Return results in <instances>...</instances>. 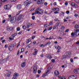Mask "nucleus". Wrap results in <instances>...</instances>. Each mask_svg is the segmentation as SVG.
Listing matches in <instances>:
<instances>
[{
    "label": "nucleus",
    "mask_w": 79,
    "mask_h": 79,
    "mask_svg": "<svg viewBox=\"0 0 79 79\" xmlns=\"http://www.w3.org/2000/svg\"><path fill=\"white\" fill-rule=\"evenodd\" d=\"M40 7H39L37 8L36 9V11L37 12V14L39 15H41L44 13V10L42 9H40Z\"/></svg>",
    "instance_id": "nucleus-1"
},
{
    "label": "nucleus",
    "mask_w": 79,
    "mask_h": 79,
    "mask_svg": "<svg viewBox=\"0 0 79 79\" xmlns=\"http://www.w3.org/2000/svg\"><path fill=\"white\" fill-rule=\"evenodd\" d=\"M28 1H26L24 3V5L25 6H28V5L31 4V3H32L34 2V1L32 0H31L30 1L28 2Z\"/></svg>",
    "instance_id": "nucleus-2"
},
{
    "label": "nucleus",
    "mask_w": 79,
    "mask_h": 79,
    "mask_svg": "<svg viewBox=\"0 0 79 79\" xmlns=\"http://www.w3.org/2000/svg\"><path fill=\"white\" fill-rule=\"evenodd\" d=\"M52 69V68H51V67H49L47 69V71L46 72L43 74V75L42 76V77H45V76H46L47 75V73H48V72H49L50 71V70Z\"/></svg>",
    "instance_id": "nucleus-3"
},
{
    "label": "nucleus",
    "mask_w": 79,
    "mask_h": 79,
    "mask_svg": "<svg viewBox=\"0 0 79 79\" xmlns=\"http://www.w3.org/2000/svg\"><path fill=\"white\" fill-rule=\"evenodd\" d=\"M16 21V17L14 16L13 17H11L10 19V21L11 23H15Z\"/></svg>",
    "instance_id": "nucleus-4"
},
{
    "label": "nucleus",
    "mask_w": 79,
    "mask_h": 79,
    "mask_svg": "<svg viewBox=\"0 0 79 79\" xmlns=\"http://www.w3.org/2000/svg\"><path fill=\"white\" fill-rule=\"evenodd\" d=\"M77 77L75 75H72L68 77V79H76Z\"/></svg>",
    "instance_id": "nucleus-5"
},
{
    "label": "nucleus",
    "mask_w": 79,
    "mask_h": 79,
    "mask_svg": "<svg viewBox=\"0 0 79 79\" xmlns=\"http://www.w3.org/2000/svg\"><path fill=\"white\" fill-rule=\"evenodd\" d=\"M4 7L5 10H8L11 8V6L9 5H7L4 6Z\"/></svg>",
    "instance_id": "nucleus-6"
},
{
    "label": "nucleus",
    "mask_w": 79,
    "mask_h": 79,
    "mask_svg": "<svg viewBox=\"0 0 79 79\" xmlns=\"http://www.w3.org/2000/svg\"><path fill=\"white\" fill-rule=\"evenodd\" d=\"M13 48H14V47L12 45H10V46H9L8 47V49L9 50V51H11L13 50Z\"/></svg>",
    "instance_id": "nucleus-7"
},
{
    "label": "nucleus",
    "mask_w": 79,
    "mask_h": 79,
    "mask_svg": "<svg viewBox=\"0 0 79 79\" xmlns=\"http://www.w3.org/2000/svg\"><path fill=\"white\" fill-rule=\"evenodd\" d=\"M37 66H35L33 68V73L35 74L37 73Z\"/></svg>",
    "instance_id": "nucleus-8"
},
{
    "label": "nucleus",
    "mask_w": 79,
    "mask_h": 79,
    "mask_svg": "<svg viewBox=\"0 0 79 79\" xmlns=\"http://www.w3.org/2000/svg\"><path fill=\"white\" fill-rule=\"evenodd\" d=\"M69 52H66L62 56V57H63V58H67V56H69Z\"/></svg>",
    "instance_id": "nucleus-9"
},
{
    "label": "nucleus",
    "mask_w": 79,
    "mask_h": 79,
    "mask_svg": "<svg viewBox=\"0 0 79 79\" xmlns=\"http://www.w3.org/2000/svg\"><path fill=\"white\" fill-rule=\"evenodd\" d=\"M73 72L75 74H79V69H75L74 70Z\"/></svg>",
    "instance_id": "nucleus-10"
},
{
    "label": "nucleus",
    "mask_w": 79,
    "mask_h": 79,
    "mask_svg": "<svg viewBox=\"0 0 79 79\" xmlns=\"http://www.w3.org/2000/svg\"><path fill=\"white\" fill-rule=\"evenodd\" d=\"M15 34H14L12 35L11 36V37L9 38V39L11 40H14V37H15L16 36V35H15Z\"/></svg>",
    "instance_id": "nucleus-11"
},
{
    "label": "nucleus",
    "mask_w": 79,
    "mask_h": 79,
    "mask_svg": "<svg viewBox=\"0 0 79 79\" xmlns=\"http://www.w3.org/2000/svg\"><path fill=\"white\" fill-rule=\"evenodd\" d=\"M34 50L35 51V52L33 53V55H36L37 54L38 50H37V49H35Z\"/></svg>",
    "instance_id": "nucleus-12"
},
{
    "label": "nucleus",
    "mask_w": 79,
    "mask_h": 79,
    "mask_svg": "<svg viewBox=\"0 0 79 79\" xmlns=\"http://www.w3.org/2000/svg\"><path fill=\"white\" fill-rule=\"evenodd\" d=\"M44 2V1H43V0H40L37 2V4L38 5H39V4H43Z\"/></svg>",
    "instance_id": "nucleus-13"
},
{
    "label": "nucleus",
    "mask_w": 79,
    "mask_h": 79,
    "mask_svg": "<svg viewBox=\"0 0 79 79\" xmlns=\"http://www.w3.org/2000/svg\"><path fill=\"white\" fill-rule=\"evenodd\" d=\"M22 18H23V15H20L17 18V20L18 21H20V20Z\"/></svg>",
    "instance_id": "nucleus-14"
},
{
    "label": "nucleus",
    "mask_w": 79,
    "mask_h": 79,
    "mask_svg": "<svg viewBox=\"0 0 79 79\" xmlns=\"http://www.w3.org/2000/svg\"><path fill=\"white\" fill-rule=\"evenodd\" d=\"M54 74L55 76H58L60 74V73L58 70H56L54 72Z\"/></svg>",
    "instance_id": "nucleus-15"
},
{
    "label": "nucleus",
    "mask_w": 79,
    "mask_h": 79,
    "mask_svg": "<svg viewBox=\"0 0 79 79\" xmlns=\"http://www.w3.org/2000/svg\"><path fill=\"white\" fill-rule=\"evenodd\" d=\"M25 66H26V63L25 62H23L21 64V66L22 68L25 67Z\"/></svg>",
    "instance_id": "nucleus-16"
},
{
    "label": "nucleus",
    "mask_w": 79,
    "mask_h": 79,
    "mask_svg": "<svg viewBox=\"0 0 79 79\" xmlns=\"http://www.w3.org/2000/svg\"><path fill=\"white\" fill-rule=\"evenodd\" d=\"M46 56L47 57V58H52V57L50 55L48 54H47L46 55Z\"/></svg>",
    "instance_id": "nucleus-17"
},
{
    "label": "nucleus",
    "mask_w": 79,
    "mask_h": 79,
    "mask_svg": "<svg viewBox=\"0 0 79 79\" xmlns=\"http://www.w3.org/2000/svg\"><path fill=\"white\" fill-rule=\"evenodd\" d=\"M57 77L59 78V79H66V78L63 77H61L60 76H58Z\"/></svg>",
    "instance_id": "nucleus-18"
},
{
    "label": "nucleus",
    "mask_w": 79,
    "mask_h": 79,
    "mask_svg": "<svg viewBox=\"0 0 79 79\" xmlns=\"http://www.w3.org/2000/svg\"><path fill=\"white\" fill-rule=\"evenodd\" d=\"M21 8H22V6H21V5L20 4H19L17 6L18 9L19 10H20V9H21Z\"/></svg>",
    "instance_id": "nucleus-19"
},
{
    "label": "nucleus",
    "mask_w": 79,
    "mask_h": 79,
    "mask_svg": "<svg viewBox=\"0 0 79 79\" xmlns=\"http://www.w3.org/2000/svg\"><path fill=\"white\" fill-rule=\"evenodd\" d=\"M51 44V42L50 41H49L47 43L44 45V46H47V45H50Z\"/></svg>",
    "instance_id": "nucleus-20"
},
{
    "label": "nucleus",
    "mask_w": 79,
    "mask_h": 79,
    "mask_svg": "<svg viewBox=\"0 0 79 79\" xmlns=\"http://www.w3.org/2000/svg\"><path fill=\"white\" fill-rule=\"evenodd\" d=\"M44 27L45 28V29H47V28H48V27L49 26V25L48 24H46L44 25Z\"/></svg>",
    "instance_id": "nucleus-21"
},
{
    "label": "nucleus",
    "mask_w": 79,
    "mask_h": 79,
    "mask_svg": "<svg viewBox=\"0 0 79 79\" xmlns=\"http://www.w3.org/2000/svg\"><path fill=\"white\" fill-rule=\"evenodd\" d=\"M5 76L7 77H8L9 76H10V72H8L6 74V75H5Z\"/></svg>",
    "instance_id": "nucleus-22"
},
{
    "label": "nucleus",
    "mask_w": 79,
    "mask_h": 79,
    "mask_svg": "<svg viewBox=\"0 0 79 79\" xmlns=\"http://www.w3.org/2000/svg\"><path fill=\"white\" fill-rule=\"evenodd\" d=\"M22 11L21 10H20L19 11H18L17 13V14H16V16H18V15H19L20 13Z\"/></svg>",
    "instance_id": "nucleus-23"
},
{
    "label": "nucleus",
    "mask_w": 79,
    "mask_h": 79,
    "mask_svg": "<svg viewBox=\"0 0 79 79\" xmlns=\"http://www.w3.org/2000/svg\"><path fill=\"white\" fill-rule=\"evenodd\" d=\"M74 27L75 29H78L79 28V26L78 25H76Z\"/></svg>",
    "instance_id": "nucleus-24"
},
{
    "label": "nucleus",
    "mask_w": 79,
    "mask_h": 79,
    "mask_svg": "<svg viewBox=\"0 0 79 79\" xmlns=\"http://www.w3.org/2000/svg\"><path fill=\"white\" fill-rule=\"evenodd\" d=\"M75 33L72 32L71 34V35H72V37H73L75 35Z\"/></svg>",
    "instance_id": "nucleus-25"
},
{
    "label": "nucleus",
    "mask_w": 79,
    "mask_h": 79,
    "mask_svg": "<svg viewBox=\"0 0 79 79\" xmlns=\"http://www.w3.org/2000/svg\"><path fill=\"white\" fill-rule=\"evenodd\" d=\"M21 51L20 52V53H23V52H24V48H22L21 49Z\"/></svg>",
    "instance_id": "nucleus-26"
},
{
    "label": "nucleus",
    "mask_w": 79,
    "mask_h": 79,
    "mask_svg": "<svg viewBox=\"0 0 79 79\" xmlns=\"http://www.w3.org/2000/svg\"><path fill=\"white\" fill-rule=\"evenodd\" d=\"M19 76V74L18 73H15L14 74V76H15V77H17V76Z\"/></svg>",
    "instance_id": "nucleus-27"
},
{
    "label": "nucleus",
    "mask_w": 79,
    "mask_h": 79,
    "mask_svg": "<svg viewBox=\"0 0 79 79\" xmlns=\"http://www.w3.org/2000/svg\"><path fill=\"white\" fill-rule=\"evenodd\" d=\"M36 14H37V10L35 11V13H33L32 14V15H35Z\"/></svg>",
    "instance_id": "nucleus-28"
},
{
    "label": "nucleus",
    "mask_w": 79,
    "mask_h": 79,
    "mask_svg": "<svg viewBox=\"0 0 79 79\" xmlns=\"http://www.w3.org/2000/svg\"><path fill=\"white\" fill-rule=\"evenodd\" d=\"M60 11V9L59 8H56V11Z\"/></svg>",
    "instance_id": "nucleus-29"
},
{
    "label": "nucleus",
    "mask_w": 79,
    "mask_h": 79,
    "mask_svg": "<svg viewBox=\"0 0 79 79\" xmlns=\"http://www.w3.org/2000/svg\"><path fill=\"white\" fill-rule=\"evenodd\" d=\"M16 30L17 31H20V27H17Z\"/></svg>",
    "instance_id": "nucleus-30"
},
{
    "label": "nucleus",
    "mask_w": 79,
    "mask_h": 79,
    "mask_svg": "<svg viewBox=\"0 0 79 79\" xmlns=\"http://www.w3.org/2000/svg\"><path fill=\"white\" fill-rule=\"evenodd\" d=\"M43 19H47V20L48 19H47V16H46L45 15H44L43 16Z\"/></svg>",
    "instance_id": "nucleus-31"
},
{
    "label": "nucleus",
    "mask_w": 79,
    "mask_h": 79,
    "mask_svg": "<svg viewBox=\"0 0 79 79\" xmlns=\"http://www.w3.org/2000/svg\"><path fill=\"white\" fill-rule=\"evenodd\" d=\"M64 26H61V29L62 31H63L64 29Z\"/></svg>",
    "instance_id": "nucleus-32"
},
{
    "label": "nucleus",
    "mask_w": 79,
    "mask_h": 79,
    "mask_svg": "<svg viewBox=\"0 0 79 79\" xmlns=\"http://www.w3.org/2000/svg\"><path fill=\"white\" fill-rule=\"evenodd\" d=\"M78 31V30H76V32L75 33V34H76V35L77 36H78V35H77V33H78V32H77V31Z\"/></svg>",
    "instance_id": "nucleus-33"
},
{
    "label": "nucleus",
    "mask_w": 79,
    "mask_h": 79,
    "mask_svg": "<svg viewBox=\"0 0 79 79\" xmlns=\"http://www.w3.org/2000/svg\"><path fill=\"white\" fill-rule=\"evenodd\" d=\"M73 7H75V8H78V6L77 5H76L75 4V5Z\"/></svg>",
    "instance_id": "nucleus-34"
},
{
    "label": "nucleus",
    "mask_w": 79,
    "mask_h": 79,
    "mask_svg": "<svg viewBox=\"0 0 79 79\" xmlns=\"http://www.w3.org/2000/svg\"><path fill=\"white\" fill-rule=\"evenodd\" d=\"M22 27H23V28L24 30H25L26 29V26H23Z\"/></svg>",
    "instance_id": "nucleus-35"
},
{
    "label": "nucleus",
    "mask_w": 79,
    "mask_h": 79,
    "mask_svg": "<svg viewBox=\"0 0 79 79\" xmlns=\"http://www.w3.org/2000/svg\"><path fill=\"white\" fill-rule=\"evenodd\" d=\"M55 21H57L58 22H60V21L58 19H54Z\"/></svg>",
    "instance_id": "nucleus-36"
},
{
    "label": "nucleus",
    "mask_w": 79,
    "mask_h": 79,
    "mask_svg": "<svg viewBox=\"0 0 79 79\" xmlns=\"http://www.w3.org/2000/svg\"><path fill=\"white\" fill-rule=\"evenodd\" d=\"M61 47H60V46H58L57 49H58V50H60V49H61Z\"/></svg>",
    "instance_id": "nucleus-37"
},
{
    "label": "nucleus",
    "mask_w": 79,
    "mask_h": 79,
    "mask_svg": "<svg viewBox=\"0 0 79 79\" xmlns=\"http://www.w3.org/2000/svg\"><path fill=\"white\" fill-rule=\"evenodd\" d=\"M75 2L77 3H79V0H75Z\"/></svg>",
    "instance_id": "nucleus-38"
},
{
    "label": "nucleus",
    "mask_w": 79,
    "mask_h": 79,
    "mask_svg": "<svg viewBox=\"0 0 79 79\" xmlns=\"http://www.w3.org/2000/svg\"><path fill=\"white\" fill-rule=\"evenodd\" d=\"M74 16L77 18L78 16V14H74Z\"/></svg>",
    "instance_id": "nucleus-39"
},
{
    "label": "nucleus",
    "mask_w": 79,
    "mask_h": 79,
    "mask_svg": "<svg viewBox=\"0 0 79 79\" xmlns=\"http://www.w3.org/2000/svg\"><path fill=\"white\" fill-rule=\"evenodd\" d=\"M75 4H76L75 3H71V5H72V6H73V7H74V5H75Z\"/></svg>",
    "instance_id": "nucleus-40"
},
{
    "label": "nucleus",
    "mask_w": 79,
    "mask_h": 79,
    "mask_svg": "<svg viewBox=\"0 0 79 79\" xmlns=\"http://www.w3.org/2000/svg\"><path fill=\"white\" fill-rule=\"evenodd\" d=\"M17 0H10L11 2H15Z\"/></svg>",
    "instance_id": "nucleus-41"
},
{
    "label": "nucleus",
    "mask_w": 79,
    "mask_h": 79,
    "mask_svg": "<svg viewBox=\"0 0 79 79\" xmlns=\"http://www.w3.org/2000/svg\"><path fill=\"white\" fill-rule=\"evenodd\" d=\"M7 0H1V1L2 2H6Z\"/></svg>",
    "instance_id": "nucleus-42"
},
{
    "label": "nucleus",
    "mask_w": 79,
    "mask_h": 79,
    "mask_svg": "<svg viewBox=\"0 0 79 79\" xmlns=\"http://www.w3.org/2000/svg\"><path fill=\"white\" fill-rule=\"evenodd\" d=\"M69 29H67L65 30V32L66 33V32H68V31H69Z\"/></svg>",
    "instance_id": "nucleus-43"
},
{
    "label": "nucleus",
    "mask_w": 79,
    "mask_h": 79,
    "mask_svg": "<svg viewBox=\"0 0 79 79\" xmlns=\"http://www.w3.org/2000/svg\"><path fill=\"white\" fill-rule=\"evenodd\" d=\"M52 29V27H50L48 29V31H51Z\"/></svg>",
    "instance_id": "nucleus-44"
},
{
    "label": "nucleus",
    "mask_w": 79,
    "mask_h": 79,
    "mask_svg": "<svg viewBox=\"0 0 79 79\" xmlns=\"http://www.w3.org/2000/svg\"><path fill=\"white\" fill-rule=\"evenodd\" d=\"M32 19L33 20H34V19H35V16H32Z\"/></svg>",
    "instance_id": "nucleus-45"
},
{
    "label": "nucleus",
    "mask_w": 79,
    "mask_h": 79,
    "mask_svg": "<svg viewBox=\"0 0 79 79\" xmlns=\"http://www.w3.org/2000/svg\"><path fill=\"white\" fill-rule=\"evenodd\" d=\"M34 9H35V7L33 8L32 9H31L30 10L31 11H34Z\"/></svg>",
    "instance_id": "nucleus-46"
},
{
    "label": "nucleus",
    "mask_w": 79,
    "mask_h": 79,
    "mask_svg": "<svg viewBox=\"0 0 79 79\" xmlns=\"http://www.w3.org/2000/svg\"><path fill=\"white\" fill-rule=\"evenodd\" d=\"M70 61L71 63H73V58H71L70 59Z\"/></svg>",
    "instance_id": "nucleus-47"
},
{
    "label": "nucleus",
    "mask_w": 79,
    "mask_h": 79,
    "mask_svg": "<svg viewBox=\"0 0 79 79\" xmlns=\"http://www.w3.org/2000/svg\"><path fill=\"white\" fill-rule=\"evenodd\" d=\"M59 12H58V11H56V12H54V14H58V13H59Z\"/></svg>",
    "instance_id": "nucleus-48"
},
{
    "label": "nucleus",
    "mask_w": 79,
    "mask_h": 79,
    "mask_svg": "<svg viewBox=\"0 0 79 79\" xmlns=\"http://www.w3.org/2000/svg\"><path fill=\"white\" fill-rule=\"evenodd\" d=\"M53 39V37H52L51 36H50L49 38V40H51V39Z\"/></svg>",
    "instance_id": "nucleus-49"
},
{
    "label": "nucleus",
    "mask_w": 79,
    "mask_h": 79,
    "mask_svg": "<svg viewBox=\"0 0 79 79\" xmlns=\"http://www.w3.org/2000/svg\"><path fill=\"white\" fill-rule=\"evenodd\" d=\"M38 74H40L41 73V70H38Z\"/></svg>",
    "instance_id": "nucleus-50"
},
{
    "label": "nucleus",
    "mask_w": 79,
    "mask_h": 79,
    "mask_svg": "<svg viewBox=\"0 0 79 79\" xmlns=\"http://www.w3.org/2000/svg\"><path fill=\"white\" fill-rule=\"evenodd\" d=\"M10 31H13V27H11L10 28Z\"/></svg>",
    "instance_id": "nucleus-51"
},
{
    "label": "nucleus",
    "mask_w": 79,
    "mask_h": 79,
    "mask_svg": "<svg viewBox=\"0 0 79 79\" xmlns=\"http://www.w3.org/2000/svg\"><path fill=\"white\" fill-rule=\"evenodd\" d=\"M19 52H20V51L19 50L18 51V52H17V55H19Z\"/></svg>",
    "instance_id": "nucleus-52"
},
{
    "label": "nucleus",
    "mask_w": 79,
    "mask_h": 79,
    "mask_svg": "<svg viewBox=\"0 0 79 79\" xmlns=\"http://www.w3.org/2000/svg\"><path fill=\"white\" fill-rule=\"evenodd\" d=\"M52 10H53V11H56V8H52Z\"/></svg>",
    "instance_id": "nucleus-53"
},
{
    "label": "nucleus",
    "mask_w": 79,
    "mask_h": 79,
    "mask_svg": "<svg viewBox=\"0 0 79 79\" xmlns=\"http://www.w3.org/2000/svg\"><path fill=\"white\" fill-rule=\"evenodd\" d=\"M54 5H55V6L56 5H57V3L56 2H54L53 3Z\"/></svg>",
    "instance_id": "nucleus-54"
},
{
    "label": "nucleus",
    "mask_w": 79,
    "mask_h": 79,
    "mask_svg": "<svg viewBox=\"0 0 79 79\" xmlns=\"http://www.w3.org/2000/svg\"><path fill=\"white\" fill-rule=\"evenodd\" d=\"M8 45L7 44H6L4 46L5 48H7L8 47Z\"/></svg>",
    "instance_id": "nucleus-55"
},
{
    "label": "nucleus",
    "mask_w": 79,
    "mask_h": 79,
    "mask_svg": "<svg viewBox=\"0 0 79 79\" xmlns=\"http://www.w3.org/2000/svg\"><path fill=\"white\" fill-rule=\"evenodd\" d=\"M22 32H23V31H20L18 33V34L19 35L21 34Z\"/></svg>",
    "instance_id": "nucleus-56"
},
{
    "label": "nucleus",
    "mask_w": 79,
    "mask_h": 79,
    "mask_svg": "<svg viewBox=\"0 0 79 79\" xmlns=\"http://www.w3.org/2000/svg\"><path fill=\"white\" fill-rule=\"evenodd\" d=\"M29 27H30V26H29V25H27V29H28V28H29Z\"/></svg>",
    "instance_id": "nucleus-57"
},
{
    "label": "nucleus",
    "mask_w": 79,
    "mask_h": 79,
    "mask_svg": "<svg viewBox=\"0 0 79 79\" xmlns=\"http://www.w3.org/2000/svg\"><path fill=\"white\" fill-rule=\"evenodd\" d=\"M52 63H55V60L53 59L52 60Z\"/></svg>",
    "instance_id": "nucleus-58"
},
{
    "label": "nucleus",
    "mask_w": 79,
    "mask_h": 79,
    "mask_svg": "<svg viewBox=\"0 0 79 79\" xmlns=\"http://www.w3.org/2000/svg\"><path fill=\"white\" fill-rule=\"evenodd\" d=\"M2 43H4V42H5V40H2Z\"/></svg>",
    "instance_id": "nucleus-59"
},
{
    "label": "nucleus",
    "mask_w": 79,
    "mask_h": 79,
    "mask_svg": "<svg viewBox=\"0 0 79 79\" xmlns=\"http://www.w3.org/2000/svg\"><path fill=\"white\" fill-rule=\"evenodd\" d=\"M66 13H67V14H69V11H66Z\"/></svg>",
    "instance_id": "nucleus-60"
},
{
    "label": "nucleus",
    "mask_w": 79,
    "mask_h": 79,
    "mask_svg": "<svg viewBox=\"0 0 79 79\" xmlns=\"http://www.w3.org/2000/svg\"><path fill=\"white\" fill-rule=\"evenodd\" d=\"M40 77V75L39 74H37L36 75V77Z\"/></svg>",
    "instance_id": "nucleus-61"
},
{
    "label": "nucleus",
    "mask_w": 79,
    "mask_h": 79,
    "mask_svg": "<svg viewBox=\"0 0 79 79\" xmlns=\"http://www.w3.org/2000/svg\"><path fill=\"white\" fill-rule=\"evenodd\" d=\"M9 27V26H7L6 27V29H7V31H9V28H8Z\"/></svg>",
    "instance_id": "nucleus-62"
},
{
    "label": "nucleus",
    "mask_w": 79,
    "mask_h": 79,
    "mask_svg": "<svg viewBox=\"0 0 79 79\" xmlns=\"http://www.w3.org/2000/svg\"><path fill=\"white\" fill-rule=\"evenodd\" d=\"M52 24H53V23L52 22H50L49 23V25H52Z\"/></svg>",
    "instance_id": "nucleus-63"
},
{
    "label": "nucleus",
    "mask_w": 79,
    "mask_h": 79,
    "mask_svg": "<svg viewBox=\"0 0 79 79\" xmlns=\"http://www.w3.org/2000/svg\"><path fill=\"white\" fill-rule=\"evenodd\" d=\"M59 24H60V23H56V25L58 26H59Z\"/></svg>",
    "instance_id": "nucleus-64"
}]
</instances>
